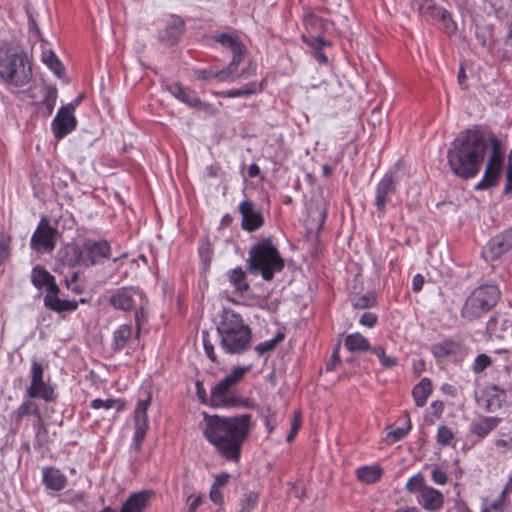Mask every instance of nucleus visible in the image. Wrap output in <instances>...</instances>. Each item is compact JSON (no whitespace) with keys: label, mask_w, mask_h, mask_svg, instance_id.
<instances>
[{"label":"nucleus","mask_w":512,"mask_h":512,"mask_svg":"<svg viewBox=\"0 0 512 512\" xmlns=\"http://www.w3.org/2000/svg\"><path fill=\"white\" fill-rule=\"evenodd\" d=\"M258 90L259 88L257 84H251L238 89H230L227 91L219 92L217 95L227 98L246 97L255 94Z\"/></svg>","instance_id":"e433bc0d"},{"label":"nucleus","mask_w":512,"mask_h":512,"mask_svg":"<svg viewBox=\"0 0 512 512\" xmlns=\"http://www.w3.org/2000/svg\"><path fill=\"white\" fill-rule=\"evenodd\" d=\"M23 99H30L32 104H37V112L43 117H48L54 110L57 89L53 86L40 84L30 86L26 91L20 89Z\"/></svg>","instance_id":"9b49d317"},{"label":"nucleus","mask_w":512,"mask_h":512,"mask_svg":"<svg viewBox=\"0 0 512 512\" xmlns=\"http://www.w3.org/2000/svg\"><path fill=\"white\" fill-rule=\"evenodd\" d=\"M203 436L226 460L238 462L251 430V415L224 417L204 414Z\"/></svg>","instance_id":"f257e3e1"},{"label":"nucleus","mask_w":512,"mask_h":512,"mask_svg":"<svg viewBox=\"0 0 512 512\" xmlns=\"http://www.w3.org/2000/svg\"><path fill=\"white\" fill-rule=\"evenodd\" d=\"M247 264L250 273L260 274L265 281H271L284 268V260L270 239L251 247Z\"/></svg>","instance_id":"39448f33"},{"label":"nucleus","mask_w":512,"mask_h":512,"mask_svg":"<svg viewBox=\"0 0 512 512\" xmlns=\"http://www.w3.org/2000/svg\"><path fill=\"white\" fill-rule=\"evenodd\" d=\"M184 30V22L180 17L173 16L165 29L160 31V40L166 45L175 44Z\"/></svg>","instance_id":"5701e85b"},{"label":"nucleus","mask_w":512,"mask_h":512,"mask_svg":"<svg viewBox=\"0 0 512 512\" xmlns=\"http://www.w3.org/2000/svg\"><path fill=\"white\" fill-rule=\"evenodd\" d=\"M395 178L388 174L378 183L375 191V205L379 213H384L386 205L391 201L392 195L396 190Z\"/></svg>","instance_id":"a211bd4d"},{"label":"nucleus","mask_w":512,"mask_h":512,"mask_svg":"<svg viewBox=\"0 0 512 512\" xmlns=\"http://www.w3.org/2000/svg\"><path fill=\"white\" fill-rule=\"evenodd\" d=\"M230 478H231L230 474L225 473V472L220 473L215 476L212 486L222 489L228 484Z\"/></svg>","instance_id":"5fc2aeb1"},{"label":"nucleus","mask_w":512,"mask_h":512,"mask_svg":"<svg viewBox=\"0 0 512 512\" xmlns=\"http://www.w3.org/2000/svg\"><path fill=\"white\" fill-rule=\"evenodd\" d=\"M360 323L363 325V326H366V327H369V328H372L376 325L377 323V316L374 314V313H370V312H367V313H364L361 318H360Z\"/></svg>","instance_id":"864d4df0"},{"label":"nucleus","mask_w":512,"mask_h":512,"mask_svg":"<svg viewBox=\"0 0 512 512\" xmlns=\"http://www.w3.org/2000/svg\"><path fill=\"white\" fill-rule=\"evenodd\" d=\"M500 298V290L495 285H483L467 297L461 315L467 320H474L492 309Z\"/></svg>","instance_id":"6e6552de"},{"label":"nucleus","mask_w":512,"mask_h":512,"mask_svg":"<svg viewBox=\"0 0 512 512\" xmlns=\"http://www.w3.org/2000/svg\"><path fill=\"white\" fill-rule=\"evenodd\" d=\"M493 259L499 258L501 255L512 249V228L505 230L503 233L493 237L488 244Z\"/></svg>","instance_id":"412c9836"},{"label":"nucleus","mask_w":512,"mask_h":512,"mask_svg":"<svg viewBox=\"0 0 512 512\" xmlns=\"http://www.w3.org/2000/svg\"><path fill=\"white\" fill-rule=\"evenodd\" d=\"M382 472V468L378 465L362 466L356 470V475L361 482L373 484L381 478Z\"/></svg>","instance_id":"2f4dec72"},{"label":"nucleus","mask_w":512,"mask_h":512,"mask_svg":"<svg viewBox=\"0 0 512 512\" xmlns=\"http://www.w3.org/2000/svg\"><path fill=\"white\" fill-rule=\"evenodd\" d=\"M486 147V140L481 131L467 129L460 132L447 152L451 171L465 179L475 177L481 169Z\"/></svg>","instance_id":"f03ea898"},{"label":"nucleus","mask_w":512,"mask_h":512,"mask_svg":"<svg viewBox=\"0 0 512 512\" xmlns=\"http://www.w3.org/2000/svg\"><path fill=\"white\" fill-rule=\"evenodd\" d=\"M73 111V107H62L53 119L51 128L57 139L65 137L75 129L77 121Z\"/></svg>","instance_id":"2eb2a0df"},{"label":"nucleus","mask_w":512,"mask_h":512,"mask_svg":"<svg viewBox=\"0 0 512 512\" xmlns=\"http://www.w3.org/2000/svg\"><path fill=\"white\" fill-rule=\"evenodd\" d=\"M227 278L235 293L243 295L249 290L246 273L241 267L229 270L227 272Z\"/></svg>","instance_id":"cd10ccee"},{"label":"nucleus","mask_w":512,"mask_h":512,"mask_svg":"<svg viewBox=\"0 0 512 512\" xmlns=\"http://www.w3.org/2000/svg\"><path fill=\"white\" fill-rule=\"evenodd\" d=\"M78 273H74L70 280L66 281L67 288L75 294H81L83 289L77 284Z\"/></svg>","instance_id":"13d9d810"},{"label":"nucleus","mask_w":512,"mask_h":512,"mask_svg":"<svg viewBox=\"0 0 512 512\" xmlns=\"http://www.w3.org/2000/svg\"><path fill=\"white\" fill-rule=\"evenodd\" d=\"M195 386H196V394H197L199 401L203 404L209 405L210 395L208 396V394L204 388L203 382L196 381Z\"/></svg>","instance_id":"603ef678"},{"label":"nucleus","mask_w":512,"mask_h":512,"mask_svg":"<svg viewBox=\"0 0 512 512\" xmlns=\"http://www.w3.org/2000/svg\"><path fill=\"white\" fill-rule=\"evenodd\" d=\"M344 345L350 352H361L371 349L369 340L358 332L348 334L344 339Z\"/></svg>","instance_id":"c756f323"},{"label":"nucleus","mask_w":512,"mask_h":512,"mask_svg":"<svg viewBox=\"0 0 512 512\" xmlns=\"http://www.w3.org/2000/svg\"><path fill=\"white\" fill-rule=\"evenodd\" d=\"M151 495V491H139L131 494L122 504L119 511L107 506L98 512H144L145 508L148 506Z\"/></svg>","instance_id":"f3484780"},{"label":"nucleus","mask_w":512,"mask_h":512,"mask_svg":"<svg viewBox=\"0 0 512 512\" xmlns=\"http://www.w3.org/2000/svg\"><path fill=\"white\" fill-rule=\"evenodd\" d=\"M132 336V327L129 324L120 325L113 333V348L117 351L124 348Z\"/></svg>","instance_id":"72a5a7b5"},{"label":"nucleus","mask_w":512,"mask_h":512,"mask_svg":"<svg viewBox=\"0 0 512 512\" xmlns=\"http://www.w3.org/2000/svg\"><path fill=\"white\" fill-rule=\"evenodd\" d=\"M243 56H244V54L233 55L232 61L226 68V70H229L231 75H236V70H237L239 64L242 62Z\"/></svg>","instance_id":"680f3d73"},{"label":"nucleus","mask_w":512,"mask_h":512,"mask_svg":"<svg viewBox=\"0 0 512 512\" xmlns=\"http://www.w3.org/2000/svg\"><path fill=\"white\" fill-rule=\"evenodd\" d=\"M282 338L283 336H278L274 339L262 342L255 347V350L259 355H263L264 353L273 350L276 347L278 341Z\"/></svg>","instance_id":"09e8293b"},{"label":"nucleus","mask_w":512,"mask_h":512,"mask_svg":"<svg viewBox=\"0 0 512 512\" xmlns=\"http://www.w3.org/2000/svg\"><path fill=\"white\" fill-rule=\"evenodd\" d=\"M417 502L427 511H439L444 505V495L439 490L427 486L417 494Z\"/></svg>","instance_id":"6ab92c4d"},{"label":"nucleus","mask_w":512,"mask_h":512,"mask_svg":"<svg viewBox=\"0 0 512 512\" xmlns=\"http://www.w3.org/2000/svg\"><path fill=\"white\" fill-rule=\"evenodd\" d=\"M9 247L6 242H0V265L8 258Z\"/></svg>","instance_id":"774afa93"},{"label":"nucleus","mask_w":512,"mask_h":512,"mask_svg":"<svg viewBox=\"0 0 512 512\" xmlns=\"http://www.w3.org/2000/svg\"><path fill=\"white\" fill-rule=\"evenodd\" d=\"M491 154L486 165L482 180L475 186L477 190H483L494 186L501 173L504 163V152L500 141L496 137L490 138Z\"/></svg>","instance_id":"f8f14e48"},{"label":"nucleus","mask_w":512,"mask_h":512,"mask_svg":"<svg viewBox=\"0 0 512 512\" xmlns=\"http://www.w3.org/2000/svg\"><path fill=\"white\" fill-rule=\"evenodd\" d=\"M507 183L505 185V192H511L512 191V153L509 155V162H508V168L506 173Z\"/></svg>","instance_id":"e2e57ef3"},{"label":"nucleus","mask_w":512,"mask_h":512,"mask_svg":"<svg viewBox=\"0 0 512 512\" xmlns=\"http://www.w3.org/2000/svg\"><path fill=\"white\" fill-rule=\"evenodd\" d=\"M193 108L201 110L209 115H215L217 113V109L213 105L202 102L201 100H200V104L193 106Z\"/></svg>","instance_id":"0e129e2a"},{"label":"nucleus","mask_w":512,"mask_h":512,"mask_svg":"<svg viewBox=\"0 0 512 512\" xmlns=\"http://www.w3.org/2000/svg\"><path fill=\"white\" fill-rule=\"evenodd\" d=\"M29 378L30 384L26 390L29 398H40L46 402L54 399V389L49 383L50 378L45 375L44 366L36 359L31 361Z\"/></svg>","instance_id":"9d476101"},{"label":"nucleus","mask_w":512,"mask_h":512,"mask_svg":"<svg viewBox=\"0 0 512 512\" xmlns=\"http://www.w3.org/2000/svg\"><path fill=\"white\" fill-rule=\"evenodd\" d=\"M424 487H427V485L425 484V479L421 474L414 475L406 483V489L409 492L417 491L419 493Z\"/></svg>","instance_id":"a18cd8bd"},{"label":"nucleus","mask_w":512,"mask_h":512,"mask_svg":"<svg viewBox=\"0 0 512 512\" xmlns=\"http://www.w3.org/2000/svg\"><path fill=\"white\" fill-rule=\"evenodd\" d=\"M31 281L39 289L45 288L46 291L57 289L54 277L44 268L37 266L32 270Z\"/></svg>","instance_id":"bb28decb"},{"label":"nucleus","mask_w":512,"mask_h":512,"mask_svg":"<svg viewBox=\"0 0 512 512\" xmlns=\"http://www.w3.org/2000/svg\"><path fill=\"white\" fill-rule=\"evenodd\" d=\"M304 26L307 31L318 33L323 28V21L318 16L308 13L303 18Z\"/></svg>","instance_id":"79ce46f5"},{"label":"nucleus","mask_w":512,"mask_h":512,"mask_svg":"<svg viewBox=\"0 0 512 512\" xmlns=\"http://www.w3.org/2000/svg\"><path fill=\"white\" fill-rule=\"evenodd\" d=\"M34 414V415H39V409L36 405H34L31 401H25L23 402L19 407L18 409L14 412V417L19 420L21 419L23 416L25 415H28V414Z\"/></svg>","instance_id":"c03bdc74"},{"label":"nucleus","mask_w":512,"mask_h":512,"mask_svg":"<svg viewBox=\"0 0 512 512\" xmlns=\"http://www.w3.org/2000/svg\"><path fill=\"white\" fill-rule=\"evenodd\" d=\"M126 402L123 399H94L91 402L93 409H115L118 413L125 409Z\"/></svg>","instance_id":"c9c22d12"},{"label":"nucleus","mask_w":512,"mask_h":512,"mask_svg":"<svg viewBox=\"0 0 512 512\" xmlns=\"http://www.w3.org/2000/svg\"><path fill=\"white\" fill-rule=\"evenodd\" d=\"M370 351L378 357L380 364L384 368H393L398 364L397 359L391 355H387L382 346L374 347L370 349Z\"/></svg>","instance_id":"ea45409f"},{"label":"nucleus","mask_w":512,"mask_h":512,"mask_svg":"<svg viewBox=\"0 0 512 512\" xmlns=\"http://www.w3.org/2000/svg\"><path fill=\"white\" fill-rule=\"evenodd\" d=\"M259 494L257 492L247 493L240 501L238 512H254L258 505Z\"/></svg>","instance_id":"58836bf2"},{"label":"nucleus","mask_w":512,"mask_h":512,"mask_svg":"<svg viewBox=\"0 0 512 512\" xmlns=\"http://www.w3.org/2000/svg\"><path fill=\"white\" fill-rule=\"evenodd\" d=\"M209 497H210L211 501L215 504L223 503V494L221 492V488L211 486Z\"/></svg>","instance_id":"052dcab7"},{"label":"nucleus","mask_w":512,"mask_h":512,"mask_svg":"<svg viewBox=\"0 0 512 512\" xmlns=\"http://www.w3.org/2000/svg\"><path fill=\"white\" fill-rule=\"evenodd\" d=\"M108 301L118 310L131 311L135 309V321L137 327H140L144 317V308L147 304L142 290L133 287L118 288L110 292Z\"/></svg>","instance_id":"1a4fd4ad"},{"label":"nucleus","mask_w":512,"mask_h":512,"mask_svg":"<svg viewBox=\"0 0 512 512\" xmlns=\"http://www.w3.org/2000/svg\"><path fill=\"white\" fill-rule=\"evenodd\" d=\"M32 75V64L25 51L9 48L0 55V81L10 92L20 94V89L31 82Z\"/></svg>","instance_id":"20e7f679"},{"label":"nucleus","mask_w":512,"mask_h":512,"mask_svg":"<svg viewBox=\"0 0 512 512\" xmlns=\"http://www.w3.org/2000/svg\"><path fill=\"white\" fill-rule=\"evenodd\" d=\"M459 349V343L452 340H444L434 344L431 348V351L436 358L444 359L457 354Z\"/></svg>","instance_id":"7c9ffc66"},{"label":"nucleus","mask_w":512,"mask_h":512,"mask_svg":"<svg viewBox=\"0 0 512 512\" xmlns=\"http://www.w3.org/2000/svg\"><path fill=\"white\" fill-rule=\"evenodd\" d=\"M238 210L242 217L241 226L244 230L253 232L264 224V218L260 211L256 210L252 201L243 200Z\"/></svg>","instance_id":"dca6fc26"},{"label":"nucleus","mask_w":512,"mask_h":512,"mask_svg":"<svg viewBox=\"0 0 512 512\" xmlns=\"http://www.w3.org/2000/svg\"><path fill=\"white\" fill-rule=\"evenodd\" d=\"M197 79L210 80L216 78V71L212 69H199L195 71Z\"/></svg>","instance_id":"bf43d9fd"},{"label":"nucleus","mask_w":512,"mask_h":512,"mask_svg":"<svg viewBox=\"0 0 512 512\" xmlns=\"http://www.w3.org/2000/svg\"><path fill=\"white\" fill-rule=\"evenodd\" d=\"M432 393V383L429 378H423L413 388L412 395L416 406L423 407L426 405L429 396Z\"/></svg>","instance_id":"c85d7f7f"},{"label":"nucleus","mask_w":512,"mask_h":512,"mask_svg":"<svg viewBox=\"0 0 512 512\" xmlns=\"http://www.w3.org/2000/svg\"><path fill=\"white\" fill-rule=\"evenodd\" d=\"M424 285V277L421 274H416L412 280V289L414 292H420Z\"/></svg>","instance_id":"69168bd1"},{"label":"nucleus","mask_w":512,"mask_h":512,"mask_svg":"<svg viewBox=\"0 0 512 512\" xmlns=\"http://www.w3.org/2000/svg\"><path fill=\"white\" fill-rule=\"evenodd\" d=\"M203 503V496L198 495L192 499V501L188 505V509L186 512H196L198 507Z\"/></svg>","instance_id":"338daca9"},{"label":"nucleus","mask_w":512,"mask_h":512,"mask_svg":"<svg viewBox=\"0 0 512 512\" xmlns=\"http://www.w3.org/2000/svg\"><path fill=\"white\" fill-rule=\"evenodd\" d=\"M167 90L173 97L185 103L189 107L193 108V106L200 104V99L196 92L182 86L180 83L175 82L168 85Z\"/></svg>","instance_id":"393cba45"},{"label":"nucleus","mask_w":512,"mask_h":512,"mask_svg":"<svg viewBox=\"0 0 512 512\" xmlns=\"http://www.w3.org/2000/svg\"><path fill=\"white\" fill-rule=\"evenodd\" d=\"M151 405V395L148 394L145 399H140L137 402L134 411V435L131 443V447L139 452L143 441L146 438L149 423H148V409Z\"/></svg>","instance_id":"ddd939ff"},{"label":"nucleus","mask_w":512,"mask_h":512,"mask_svg":"<svg viewBox=\"0 0 512 512\" xmlns=\"http://www.w3.org/2000/svg\"><path fill=\"white\" fill-rule=\"evenodd\" d=\"M506 497L507 494H503V491L501 492L500 496L491 502L489 508H484L481 510V512H489V510L497 511V512H504L505 504H506Z\"/></svg>","instance_id":"8fccbe9b"},{"label":"nucleus","mask_w":512,"mask_h":512,"mask_svg":"<svg viewBox=\"0 0 512 512\" xmlns=\"http://www.w3.org/2000/svg\"><path fill=\"white\" fill-rule=\"evenodd\" d=\"M431 477L435 484L444 485L448 481V476L445 471L439 467H434L431 471Z\"/></svg>","instance_id":"3c124183"},{"label":"nucleus","mask_w":512,"mask_h":512,"mask_svg":"<svg viewBox=\"0 0 512 512\" xmlns=\"http://www.w3.org/2000/svg\"><path fill=\"white\" fill-rule=\"evenodd\" d=\"M110 256L111 246L105 239H86L81 246L73 245L66 251L70 264L84 267L100 264Z\"/></svg>","instance_id":"0eeeda50"},{"label":"nucleus","mask_w":512,"mask_h":512,"mask_svg":"<svg viewBox=\"0 0 512 512\" xmlns=\"http://www.w3.org/2000/svg\"><path fill=\"white\" fill-rule=\"evenodd\" d=\"M42 480L47 489L62 490L67 483L66 476L57 468L45 467L42 470Z\"/></svg>","instance_id":"b1692460"},{"label":"nucleus","mask_w":512,"mask_h":512,"mask_svg":"<svg viewBox=\"0 0 512 512\" xmlns=\"http://www.w3.org/2000/svg\"><path fill=\"white\" fill-rule=\"evenodd\" d=\"M203 346H204V350H205L207 357L211 361L216 362L217 356H216V353L214 350V346L212 345V343L209 342V340L207 339V336L203 337Z\"/></svg>","instance_id":"4d7b16f0"},{"label":"nucleus","mask_w":512,"mask_h":512,"mask_svg":"<svg viewBox=\"0 0 512 512\" xmlns=\"http://www.w3.org/2000/svg\"><path fill=\"white\" fill-rule=\"evenodd\" d=\"M492 365V358L487 354H479L472 364V371L475 374L482 373L486 368Z\"/></svg>","instance_id":"37998d69"},{"label":"nucleus","mask_w":512,"mask_h":512,"mask_svg":"<svg viewBox=\"0 0 512 512\" xmlns=\"http://www.w3.org/2000/svg\"><path fill=\"white\" fill-rule=\"evenodd\" d=\"M217 42H219L222 46L230 48L233 52V55L237 54H245L246 48L244 44L239 40L238 37L223 33L216 37Z\"/></svg>","instance_id":"473e14b6"},{"label":"nucleus","mask_w":512,"mask_h":512,"mask_svg":"<svg viewBox=\"0 0 512 512\" xmlns=\"http://www.w3.org/2000/svg\"><path fill=\"white\" fill-rule=\"evenodd\" d=\"M59 293V287L57 286V289L49 290L47 291L45 297H44V305L55 312L61 313V312H72L75 311L78 307V303L76 301H69L60 299L58 297Z\"/></svg>","instance_id":"aec40b11"},{"label":"nucleus","mask_w":512,"mask_h":512,"mask_svg":"<svg viewBox=\"0 0 512 512\" xmlns=\"http://www.w3.org/2000/svg\"><path fill=\"white\" fill-rule=\"evenodd\" d=\"M42 62L58 77L61 78L64 69L63 66L55 55V53L51 50H44L41 56Z\"/></svg>","instance_id":"f704fd0d"},{"label":"nucleus","mask_w":512,"mask_h":512,"mask_svg":"<svg viewBox=\"0 0 512 512\" xmlns=\"http://www.w3.org/2000/svg\"><path fill=\"white\" fill-rule=\"evenodd\" d=\"M411 420L408 415H405L404 426L396 428L387 434L390 442L394 443L403 439L411 430Z\"/></svg>","instance_id":"4c0bfd02"},{"label":"nucleus","mask_w":512,"mask_h":512,"mask_svg":"<svg viewBox=\"0 0 512 512\" xmlns=\"http://www.w3.org/2000/svg\"><path fill=\"white\" fill-rule=\"evenodd\" d=\"M57 230L42 218L31 237V248L37 252H51L55 247Z\"/></svg>","instance_id":"4468645a"},{"label":"nucleus","mask_w":512,"mask_h":512,"mask_svg":"<svg viewBox=\"0 0 512 512\" xmlns=\"http://www.w3.org/2000/svg\"><path fill=\"white\" fill-rule=\"evenodd\" d=\"M494 445L501 453L512 452V435L507 437L502 434L500 438L494 440Z\"/></svg>","instance_id":"49530a36"},{"label":"nucleus","mask_w":512,"mask_h":512,"mask_svg":"<svg viewBox=\"0 0 512 512\" xmlns=\"http://www.w3.org/2000/svg\"><path fill=\"white\" fill-rule=\"evenodd\" d=\"M239 77V75H231L229 70H226V68L220 71H216V79H219L222 82H233Z\"/></svg>","instance_id":"6e6d98bb"},{"label":"nucleus","mask_w":512,"mask_h":512,"mask_svg":"<svg viewBox=\"0 0 512 512\" xmlns=\"http://www.w3.org/2000/svg\"><path fill=\"white\" fill-rule=\"evenodd\" d=\"M436 440L441 446L453 445L454 433L451 428L442 425L437 430Z\"/></svg>","instance_id":"a19ab883"},{"label":"nucleus","mask_w":512,"mask_h":512,"mask_svg":"<svg viewBox=\"0 0 512 512\" xmlns=\"http://www.w3.org/2000/svg\"><path fill=\"white\" fill-rule=\"evenodd\" d=\"M251 366H237L221 381L211 388L209 405L216 408L236 407L240 399L235 388L242 381Z\"/></svg>","instance_id":"423d86ee"},{"label":"nucleus","mask_w":512,"mask_h":512,"mask_svg":"<svg viewBox=\"0 0 512 512\" xmlns=\"http://www.w3.org/2000/svg\"><path fill=\"white\" fill-rule=\"evenodd\" d=\"M484 397L486 401V410L488 412H495L502 407L506 394L503 389L493 384L485 388Z\"/></svg>","instance_id":"a878e982"},{"label":"nucleus","mask_w":512,"mask_h":512,"mask_svg":"<svg viewBox=\"0 0 512 512\" xmlns=\"http://www.w3.org/2000/svg\"><path fill=\"white\" fill-rule=\"evenodd\" d=\"M220 345L227 354H241L252 344V331L240 314L231 309L222 312L217 325Z\"/></svg>","instance_id":"7ed1b4c3"},{"label":"nucleus","mask_w":512,"mask_h":512,"mask_svg":"<svg viewBox=\"0 0 512 512\" xmlns=\"http://www.w3.org/2000/svg\"><path fill=\"white\" fill-rule=\"evenodd\" d=\"M500 422L501 419L498 417L482 416L475 419L470 424V432L479 439H484L499 425Z\"/></svg>","instance_id":"4be33fe9"},{"label":"nucleus","mask_w":512,"mask_h":512,"mask_svg":"<svg viewBox=\"0 0 512 512\" xmlns=\"http://www.w3.org/2000/svg\"><path fill=\"white\" fill-rule=\"evenodd\" d=\"M302 423V414L299 410L295 411L293 414V421L291 425V431L287 436V442H291L294 440L296 434L298 433Z\"/></svg>","instance_id":"de8ad7c7"}]
</instances>
